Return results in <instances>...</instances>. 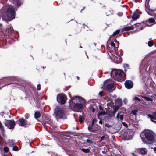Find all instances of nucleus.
<instances>
[{"instance_id":"obj_24","label":"nucleus","mask_w":156,"mask_h":156,"mask_svg":"<svg viewBox=\"0 0 156 156\" xmlns=\"http://www.w3.org/2000/svg\"><path fill=\"white\" fill-rule=\"evenodd\" d=\"M120 30H117L115 31L113 34L112 35H110V38H111L112 36H115L116 34H118L120 32Z\"/></svg>"},{"instance_id":"obj_51","label":"nucleus","mask_w":156,"mask_h":156,"mask_svg":"<svg viewBox=\"0 0 156 156\" xmlns=\"http://www.w3.org/2000/svg\"><path fill=\"white\" fill-rule=\"evenodd\" d=\"M123 125L124 126H126V125H127V124H126V123H124V122H123Z\"/></svg>"},{"instance_id":"obj_28","label":"nucleus","mask_w":156,"mask_h":156,"mask_svg":"<svg viewBox=\"0 0 156 156\" xmlns=\"http://www.w3.org/2000/svg\"><path fill=\"white\" fill-rule=\"evenodd\" d=\"M147 13L150 15H152V16H155L156 15V13L155 12H154V11H151L150 13H148V12H147Z\"/></svg>"},{"instance_id":"obj_44","label":"nucleus","mask_w":156,"mask_h":156,"mask_svg":"<svg viewBox=\"0 0 156 156\" xmlns=\"http://www.w3.org/2000/svg\"><path fill=\"white\" fill-rule=\"evenodd\" d=\"M127 100L125 98L123 100V102L125 104H126L127 103Z\"/></svg>"},{"instance_id":"obj_37","label":"nucleus","mask_w":156,"mask_h":156,"mask_svg":"<svg viewBox=\"0 0 156 156\" xmlns=\"http://www.w3.org/2000/svg\"><path fill=\"white\" fill-rule=\"evenodd\" d=\"M137 112V109H135V110L132 111L131 113L135 115L136 114V112Z\"/></svg>"},{"instance_id":"obj_15","label":"nucleus","mask_w":156,"mask_h":156,"mask_svg":"<svg viewBox=\"0 0 156 156\" xmlns=\"http://www.w3.org/2000/svg\"><path fill=\"white\" fill-rule=\"evenodd\" d=\"M27 121L25 120L23 118L20 119L19 120L17 121V122L18 124L20 126H23L26 125L27 123Z\"/></svg>"},{"instance_id":"obj_54","label":"nucleus","mask_w":156,"mask_h":156,"mask_svg":"<svg viewBox=\"0 0 156 156\" xmlns=\"http://www.w3.org/2000/svg\"><path fill=\"white\" fill-rule=\"evenodd\" d=\"M145 7L147 8V7H146V5H145Z\"/></svg>"},{"instance_id":"obj_17","label":"nucleus","mask_w":156,"mask_h":156,"mask_svg":"<svg viewBox=\"0 0 156 156\" xmlns=\"http://www.w3.org/2000/svg\"><path fill=\"white\" fill-rule=\"evenodd\" d=\"M139 12L137 11L135 12L133 14L132 18L133 21L136 20L139 18Z\"/></svg>"},{"instance_id":"obj_40","label":"nucleus","mask_w":156,"mask_h":156,"mask_svg":"<svg viewBox=\"0 0 156 156\" xmlns=\"http://www.w3.org/2000/svg\"><path fill=\"white\" fill-rule=\"evenodd\" d=\"M2 144L1 143V139H0V150L2 152Z\"/></svg>"},{"instance_id":"obj_49","label":"nucleus","mask_w":156,"mask_h":156,"mask_svg":"<svg viewBox=\"0 0 156 156\" xmlns=\"http://www.w3.org/2000/svg\"><path fill=\"white\" fill-rule=\"evenodd\" d=\"M154 150L155 153H156V147H155L154 148Z\"/></svg>"},{"instance_id":"obj_53","label":"nucleus","mask_w":156,"mask_h":156,"mask_svg":"<svg viewBox=\"0 0 156 156\" xmlns=\"http://www.w3.org/2000/svg\"><path fill=\"white\" fill-rule=\"evenodd\" d=\"M79 77H77V79H79Z\"/></svg>"},{"instance_id":"obj_4","label":"nucleus","mask_w":156,"mask_h":156,"mask_svg":"<svg viewBox=\"0 0 156 156\" xmlns=\"http://www.w3.org/2000/svg\"><path fill=\"white\" fill-rule=\"evenodd\" d=\"M111 75L112 78L117 81L124 80L126 78V75L121 70H112L111 72Z\"/></svg>"},{"instance_id":"obj_29","label":"nucleus","mask_w":156,"mask_h":156,"mask_svg":"<svg viewBox=\"0 0 156 156\" xmlns=\"http://www.w3.org/2000/svg\"><path fill=\"white\" fill-rule=\"evenodd\" d=\"M82 151H83V152H84L85 153H88L89 151V150L88 149H81Z\"/></svg>"},{"instance_id":"obj_25","label":"nucleus","mask_w":156,"mask_h":156,"mask_svg":"<svg viewBox=\"0 0 156 156\" xmlns=\"http://www.w3.org/2000/svg\"><path fill=\"white\" fill-rule=\"evenodd\" d=\"M118 44L116 45V47L114 48L115 55H119L118 54Z\"/></svg>"},{"instance_id":"obj_7","label":"nucleus","mask_w":156,"mask_h":156,"mask_svg":"<svg viewBox=\"0 0 156 156\" xmlns=\"http://www.w3.org/2000/svg\"><path fill=\"white\" fill-rule=\"evenodd\" d=\"M57 100L59 103L64 104L66 100V97L63 93L58 94L57 96Z\"/></svg>"},{"instance_id":"obj_16","label":"nucleus","mask_w":156,"mask_h":156,"mask_svg":"<svg viewBox=\"0 0 156 156\" xmlns=\"http://www.w3.org/2000/svg\"><path fill=\"white\" fill-rule=\"evenodd\" d=\"M50 119V117L48 116L46 117L45 119L43 121V123L47 126L51 125L52 124L51 121Z\"/></svg>"},{"instance_id":"obj_56","label":"nucleus","mask_w":156,"mask_h":156,"mask_svg":"<svg viewBox=\"0 0 156 156\" xmlns=\"http://www.w3.org/2000/svg\"><path fill=\"white\" fill-rule=\"evenodd\" d=\"M7 78H9V77H7Z\"/></svg>"},{"instance_id":"obj_41","label":"nucleus","mask_w":156,"mask_h":156,"mask_svg":"<svg viewBox=\"0 0 156 156\" xmlns=\"http://www.w3.org/2000/svg\"><path fill=\"white\" fill-rule=\"evenodd\" d=\"M41 89V85L38 84L37 86V90H40Z\"/></svg>"},{"instance_id":"obj_10","label":"nucleus","mask_w":156,"mask_h":156,"mask_svg":"<svg viewBox=\"0 0 156 156\" xmlns=\"http://www.w3.org/2000/svg\"><path fill=\"white\" fill-rule=\"evenodd\" d=\"M123 135L126 140H129L132 138L133 135V132L130 129H127L124 132Z\"/></svg>"},{"instance_id":"obj_47","label":"nucleus","mask_w":156,"mask_h":156,"mask_svg":"<svg viewBox=\"0 0 156 156\" xmlns=\"http://www.w3.org/2000/svg\"><path fill=\"white\" fill-rule=\"evenodd\" d=\"M99 124H102V121L101 120H100L99 121Z\"/></svg>"},{"instance_id":"obj_2","label":"nucleus","mask_w":156,"mask_h":156,"mask_svg":"<svg viewBox=\"0 0 156 156\" xmlns=\"http://www.w3.org/2000/svg\"><path fill=\"white\" fill-rule=\"evenodd\" d=\"M11 2L14 5L13 6H10L9 7L6 12L9 21L14 19L15 10H16L17 8L20 5V0H11Z\"/></svg>"},{"instance_id":"obj_58","label":"nucleus","mask_w":156,"mask_h":156,"mask_svg":"<svg viewBox=\"0 0 156 156\" xmlns=\"http://www.w3.org/2000/svg\"><path fill=\"white\" fill-rule=\"evenodd\" d=\"M4 156H6V155H4Z\"/></svg>"},{"instance_id":"obj_35","label":"nucleus","mask_w":156,"mask_h":156,"mask_svg":"<svg viewBox=\"0 0 156 156\" xmlns=\"http://www.w3.org/2000/svg\"><path fill=\"white\" fill-rule=\"evenodd\" d=\"M3 149L4 151L6 152H7L9 151V149L7 147H4Z\"/></svg>"},{"instance_id":"obj_30","label":"nucleus","mask_w":156,"mask_h":156,"mask_svg":"<svg viewBox=\"0 0 156 156\" xmlns=\"http://www.w3.org/2000/svg\"><path fill=\"white\" fill-rule=\"evenodd\" d=\"M144 98H145L146 100L148 101H151L152 100V99L151 98L148 97H143Z\"/></svg>"},{"instance_id":"obj_14","label":"nucleus","mask_w":156,"mask_h":156,"mask_svg":"<svg viewBox=\"0 0 156 156\" xmlns=\"http://www.w3.org/2000/svg\"><path fill=\"white\" fill-rule=\"evenodd\" d=\"M148 116L151 119L152 122L156 123V111L153 112L152 114H148Z\"/></svg>"},{"instance_id":"obj_19","label":"nucleus","mask_w":156,"mask_h":156,"mask_svg":"<svg viewBox=\"0 0 156 156\" xmlns=\"http://www.w3.org/2000/svg\"><path fill=\"white\" fill-rule=\"evenodd\" d=\"M115 106L119 108L121 105L122 101L119 99H117L115 100Z\"/></svg>"},{"instance_id":"obj_6","label":"nucleus","mask_w":156,"mask_h":156,"mask_svg":"<svg viewBox=\"0 0 156 156\" xmlns=\"http://www.w3.org/2000/svg\"><path fill=\"white\" fill-rule=\"evenodd\" d=\"M6 126L10 129L13 130L16 124V122L13 120H5L4 122Z\"/></svg>"},{"instance_id":"obj_55","label":"nucleus","mask_w":156,"mask_h":156,"mask_svg":"<svg viewBox=\"0 0 156 156\" xmlns=\"http://www.w3.org/2000/svg\"><path fill=\"white\" fill-rule=\"evenodd\" d=\"M94 44L95 45H96V44H95L94 43Z\"/></svg>"},{"instance_id":"obj_31","label":"nucleus","mask_w":156,"mask_h":156,"mask_svg":"<svg viewBox=\"0 0 156 156\" xmlns=\"http://www.w3.org/2000/svg\"><path fill=\"white\" fill-rule=\"evenodd\" d=\"M148 44L149 47H151L153 45V42L152 41H149L148 43Z\"/></svg>"},{"instance_id":"obj_33","label":"nucleus","mask_w":156,"mask_h":156,"mask_svg":"<svg viewBox=\"0 0 156 156\" xmlns=\"http://www.w3.org/2000/svg\"><path fill=\"white\" fill-rule=\"evenodd\" d=\"M12 150L15 151H17L18 150V149L16 146H14L13 147Z\"/></svg>"},{"instance_id":"obj_52","label":"nucleus","mask_w":156,"mask_h":156,"mask_svg":"<svg viewBox=\"0 0 156 156\" xmlns=\"http://www.w3.org/2000/svg\"><path fill=\"white\" fill-rule=\"evenodd\" d=\"M102 92H100V93H99V94H101V93H102Z\"/></svg>"},{"instance_id":"obj_23","label":"nucleus","mask_w":156,"mask_h":156,"mask_svg":"<svg viewBox=\"0 0 156 156\" xmlns=\"http://www.w3.org/2000/svg\"><path fill=\"white\" fill-rule=\"evenodd\" d=\"M40 113L39 112H36L35 113L34 117L36 119H37L40 117Z\"/></svg>"},{"instance_id":"obj_43","label":"nucleus","mask_w":156,"mask_h":156,"mask_svg":"<svg viewBox=\"0 0 156 156\" xmlns=\"http://www.w3.org/2000/svg\"><path fill=\"white\" fill-rule=\"evenodd\" d=\"M134 100H137L138 101H140V99H139L138 97H135L134 98Z\"/></svg>"},{"instance_id":"obj_42","label":"nucleus","mask_w":156,"mask_h":156,"mask_svg":"<svg viewBox=\"0 0 156 156\" xmlns=\"http://www.w3.org/2000/svg\"><path fill=\"white\" fill-rule=\"evenodd\" d=\"M29 116V114L28 113H26L25 115V117L27 119L28 118Z\"/></svg>"},{"instance_id":"obj_21","label":"nucleus","mask_w":156,"mask_h":156,"mask_svg":"<svg viewBox=\"0 0 156 156\" xmlns=\"http://www.w3.org/2000/svg\"><path fill=\"white\" fill-rule=\"evenodd\" d=\"M116 118L118 119H119L121 120H122L123 119V114H119V113H118L116 115Z\"/></svg>"},{"instance_id":"obj_26","label":"nucleus","mask_w":156,"mask_h":156,"mask_svg":"<svg viewBox=\"0 0 156 156\" xmlns=\"http://www.w3.org/2000/svg\"><path fill=\"white\" fill-rule=\"evenodd\" d=\"M119 108V107L115 106V107L113 108V115H114L115 113Z\"/></svg>"},{"instance_id":"obj_20","label":"nucleus","mask_w":156,"mask_h":156,"mask_svg":"<svg viewBox=\"0 0 156 156\" xmlns=\"http://www.w3.org/2000/svg\"><path fill=\"white\" fill-rule=\"evenodd\" d=\"M155 22V20L153 18H150L148 19V20L146 21V23L147 25H148V26H149V23L150 24H153Z\"/></svg>"},{"instance_id":"obj_36","label":"nucleus","mask_w":156,"mask_h":156,"mask_svg":"<svg viewBox=\"0 0 156 156\" xmlns=\"http://www.w3.org/2000/svg\"><path fill=\"white\" fill-rule=\"evenodd\" d=\"M111 45L114 47V48H115L116 46H115V44L114 43L113 41H112L111 44Z\"/></svg>"},{"instance_id":"obj_3","label":"nucleus","mask_w":156,"mask_h":156,"mask_svg":"<svg viewBox=\"0 0 156 156\" xmlns=\"http://www.w3.org/2000/svg\"><path fill=\"white\" fill-rule=\"evenodd\" d=\"M140 137L144 143L150 144L154 140V134L151 131L144 130L141 132Z\"/></svg>"},{"instance_id":"obj_13","label":"nucleus","mask_w":156,"mask_h":156,"mask_svg":"<svg viewBox=\"0 0 156 156\" xmlns=\"http://www.w3.org/2000/svg\"><path fill=\"white\" fill-rule=\"evenodd\" d=\"M125 87L128 89L132 88L133 86V84L131 80H126L125 83Z\"/></svg>"},{"instance_id":"obj_32","label":"nucleus","mask_w":156,"mask_h":156,"mask_svg":"<svg viewBox=\"0 0 156 156\" xmlns=\"http://www.w3.org/2000/svg\"><path fill=\"white\" fill-rule=\"evenodd\" d=\"M86 142L89 144H91L93 143V141L91 140L87 139Z\"/></svg>"},{"instance_id":"obj_27","label":"nucleus","mask_w":156,"mask_h":156,"mask_svg":"<svg viewBox=\"0 0 156 156\" xmlns=\"http://www.w3.org/2000/svg\"><path fill=\"white\" fill-rule=\"evenodd\" d=\"M83 119V117L82 116L80 115L79 116V121L81 123H83L84 121Z\"/></svg>"},{"instance_id":"obj_39","label":"nucleus","mask_w":156,"mask_h":156,"mask_svg":"<svg viewBox=\"0 0 156 156\" xmlns=\"http://www.w3.org/2000/svg\"><path fill=\"white\" fill-rule=\"evenodd\" d=\"M104 113V112H101L99 113L98 114V118H99V117L100 116H101Z\"/></svg>"},{"instance_id":"obj_45","label":"nucleus","mask_w":156,"mask_h":156,"mask_svg":"<svg viewBox=\"0 0 156 156\" xmlns=\"http://www.w3.org/2000/svg\"><path fill=\"white\" fill-rule=\"evenodd\" d=\"M105 126L108 127H110L111 126V125L109 124H106Z\"/></svg>"},{"instance_id":"obj_11","label":"nucleus","mask_w":156,"mask_h":156,"mask_svg":"<svg viewBox=\"0 0 156 156\" xmlns=\"http://www.w3.org/2000/svg\"><path fill=\"white\" fill-rule=\"evenodd\" d=\"M115 88L114 83H112L107 85L105 90L107 91H108L109 92H111L114 90ZM101 89L103 90L105 89V87H101Z\"/></svg>"},{"instance_id":"obj_9","label":"nucleus","mask_w":156,"mask_h":156,"mask_svg":"<svg viewBox=\"0 0 156 156\" xmlns=\"http://www.w3.org/2000/svg\"><path fill=\"white\" fill-rule=\"evenodd\" d=\"M111 54L112 56H110V57L111 59L113 60L114 62L118 64L122 62V59L119 55H113L112 53Z\"/></svg>"},{"instance_id":"obj_50","label":"nucleus","mask_w":156,"mask_h":156,"mask_svg":"<svg viewBox=\"0 0 156 156\" xmlns=\"http://www.w3.org/2000/svg\"><path fill=\"white\" fill-rule=\"evenodd\" d=\"M104 137H105L104 136H102L101 137V140L103 139L104 138Z\"/></svg>"},{"instance_id":"obj_46","label":"nucleus","mask_w":156,"mask_h":156,"mask_svg":"<svg viewBox=\"0 0 156 156\" xmlns=\"http://www.w3.org/2000/svg\"><path fill=\"white\" fill-rule=\"evenodd\" d=\"M124 67L125 68H128L129 67V66L127 64H125L124 65Z\"/></svg>"},{"instance_id":"obj_48","label":"nucleus","mask_w":156,"mask_h":156,"mask_svg":"<svg viewBox=\"0 0 156 156\" xmlns=\"http://www.w3.org/2000/svg\"><path fill=\"white\" fill-rule=\"evenodd\" d=\"M114 42H115V43H116L117 44H119V42L115 40H114Z\"/></svg>"},{"instance_id":"obj_12","label":"nucleus","mask_w":156,"mask_h":156,"mask_svg":"<svg viewBox=\"0 0 156 156\" xmlns=\"http://www.w3.org/2000/svg\"><path fill=\"white\" fill-rule=\"evenodd\" d=\"M97 121V120L95 119H93L92 121V124L91 126H89L88 127V129L89 130V131L90 132H94L95 131V130L98 127V125H96V126L95 127L96 128H94V127L93 126L94 124Z\"/></svg>"},{"instance_id":"obj_57","label":"nucleus","mask_w":156,"mask_h":156,"mask_svg":"<svg viewBox=\"0 0 156 156\" xmlns=\"http://www.w3.org/2000/svg\"><path fill=\"white\" fill-rule=\"evenodd\" d=\"M146 11H147V9H146Z\"/></svg>"},{"instance_id":"obj_22","label":"nucleus","mask_w":156,"mask_h":156,"mask_svg":"<svg viewBox=\"0 0 156 156\" xmlns=\"http://www.w3.org/2000/svg\"><path fill=\"white\" fill-rule=\"evenodd\" d=\"M8 143L9 146H13L15 144V142L13 140H9Z\"/></svg>"},{"instance_id":"obj_5","label":"nucleus","mask_w":156,"mask_h":156,"mask_svg":"<svg viewBox=\"0 0 156 156\" xmlns=\"http://www.w3.org/2000/svg\"><path fill=\"white\" fill-rule=\"evenodd\" d=\"M64 114V111L63 108L57 107L55 108L54 115L55 118L57 119L62 118Z\"/></svg>"},{"instance_id":"obj_38","label":"nucleus","mask_w":156,"mask_h":156,"mask_svg":"<svg viewBox=\"0 0 156 156\" xmlns=\"http://www.w3.org/2000/svg\"><path fill=\"white\" fill-rule=\"evenodd\" d=\"M137 124H138L137 122H135V123H134L133 124V125L135 127L137 128L138 126V125Z\"/></svg>"},{"instance_id":"obj_18","label":"nucleus","mask_w":156,"mask_h":156,"mask_svg":"<svg viewBox=\"0 0 156 156\" xmlns=\"http://www.w3.org/2000/svg\"><path fill=\"white\" fill-rule=\"evenodd\" d=\"M138 150L139 151L140 153L143 155H144L146 154L147 153V150L145 148H142L138 149Z\"/></svg>"},{"instance_id":"obj_1","label":"nucleus","mask_w":156,"mask_h":156,"mask_svg":"<svg viewBox=\"0 0 156 156\" xmlns=\"http://www.w3.org/2000/svg\"><path fill=\"white\" fill-rule=\"evenodd\" d=\"M69 106L72 110L76 112H79L83 107V104L85 103V100L78 96H74L70 100Z\"/></svg>"},{"instance_id":"obj_34","label":"nucleus","mask_w":156,"mask_h":156,"mask_svg":"<svg viewBox=\"0 0 156 156\" xmlns=\"http://www.w3.org/2000/svg\"><path fill=\"white\" fill-rule=\"evenodd\" d=\"M110 80L109 79H107V80H105L104 83V86H105V85H106L108 83H110Z\"/></svg>"},{"instance_id":"obj_8","label":"nucleus","mask_w":156,"mask_h":156,"mask_svg":"<svg viewBox=\"0 0 156 156\" xmlns=\"http://www.w3.org/2000/svg\"><path fill=\"white\" fill-rule=\"evenodd\" d=\"M137 26L139 27L140 28L138 29L139 30H142L143 27H144L145 26V25L143 23H138L135 24L134 25H133L131 26H128L126 27H124L123 28L122 30L124 31L129 30H132L134 27Z\"/></svg>"}]
</instances>
